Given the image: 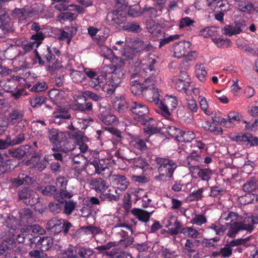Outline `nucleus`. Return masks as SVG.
Instances as JSON below:
<instances>
[{
  "label": "nucleus",
  "mask_w": 258,
  "mask_h": 258,
  "mask_svg": "<svg viewBox=\"0 0 258 258\" xmlns=\"http://www.w3.org/2000/svg\"><path fill=\"white\" fill-rule=\"evenodd\" d=\"M113 180L114 184L116 186V188L121 190H125L129 184L128 180L123 175H114Z\"/></svg>",
  "instance_id": "34"
},
{
  "label": "nucleus",
  "mask_w": 258,
  "mask_h": 258,
  "mask_svg": "<svg viewBox=\"0 0 258 258\" xmlns=\"http://www.w3.org/2000/svg\"><path fill=\"white\" fill-rule=\"evenodd\" d=\"M213 42L218 47L227 48L231 45V41L229 39H224L217 36L213 39Z\"/></svg>",
  "instance_id": "46"
},
{
  "label": "nucleus",
  "mask_w": 258,
  "mask_h": 258,
  "mask_svg": "<svg viewBox=\"0 0 258 258\" xmlns=\"http://www.w3.org/2000/svg\"><path fill=\"white\" fill-rule=\"evenodd\" d=\"M155 10L153 8L150 7L140 10L139 6L134 5L130 7L128 10V14L131 16L136 17L141 16L143 14L148 15L150 13H152Z\"/></svg>",
  "instance_id": "27"
},
{
  "label": "nucleus",
  "mask_w": 258,
  "mask_h": 258,
  "mask_svg": "<svg viewBox=\"0 0 258 258\" xmlns=\"http://www.w3.org/2000/svg\"><path fill=\"white\" fill-rule=\"evenodd\" d=\"M191 43L189 41H182L174 45V55L177 58L184 56L190 50Z\"/></svg>",
  "instance_id": "17"
},
{
  "label": "nucleus",
  "mask_w": 258,
  "mask_h": 258,
  "mask_svg": "<svg viewBox=\"0 0 258 258\" xmlns=\"http://www.w3.org/2000/svg\"><path fill=\"white\" fill-rule=\"evenodd\" d=\"M100 53L104 57L108 59H112L117 54V52H114L113 50L108 48L106 46H102L101 47Z\"/></svg>",
  "instance_id": "53"
},
{
  "label": "nucleus",
  "mask_w": 258,
  "mask_h": 258,
  "mask_svg": "<svg viewBox=\"0 0 258 258\" xmlns=\"http://www.w3.org/2000/svg\"><path fill=\"white\" fill-rule=\"evenodd\" d=\"M48 95L56 107L68 105L66 100V94L63 91L53 89L48 92Z\"/></svg>",
  "instance_id": "13"
},
{
  "label": "nucleus",
  "mask_w": 258,
  "mask_h": 258,
  "mask_svg": "<svg viewBox=\"0 0 258 258\" xmlns=\"http://www.w3.org/2000/svg\"><path fill=\"white\" fill-rule=\"evenodd\" d=\"M36 7H34L32 10H26L25 9H16L13 15L17 17L21 20L26 19L28 17H35L38 14V11L35 10Z\"/></svg>",
  "instance_id": "20"
},
{
  "label": "nucleus",
  "mask_w": 258,
  "mask_h": 258,
  "mask_svg": "<svg viewBox=\"0 0 258 258\" xmlns=\"http://www.w3.org/2000/svg\"><path fill=\"white\" fill-rule=\"evenodd\" d=\"M161 82V78L156 73L146 79L143 83L137 80L132 81L131 90L136 94L142 93L147 100L154 102L159 108L160 113L166 118L171 115V111L175 109L178 105V100L174 96L166 95L162 99L163 93L155 88L154 85Z\"/></svg>",
  "instance_id": "1"
},
{
  "label": "nucleus",
  "mask_w": 258,
  "mask_h": 258,
  "mask_svg": "<svg viewBox=\"0 0 258 258\" xmlns=\"http://www.w3.org/2000/svg\"><path fill=\"white\" fill-rule=\"evenodd\" d=\"M120 29H122L124 30L131 32H139L141 30V28L139 24L136 23H125L122 26H120Z\"/></svg>",
  "instance_id": "43"
},
{
  "label": "nucleus",
  "mask_w": 258,
  "mask_h": 258,
  "mask_svg": "<svg viewBox=\"0 0 258 258\" xmlns=\"http://www.w3.org/2000/svg\"><path fill=\"white\" fill-rule=\"evenodd\" d=\"M98 118L104 124L106 125H111L113 124L116 121V116L112 114L109 111L105 109L100 110L98 114Z\"/></svg>",
  "instance_id": "26"
},
{
  "label": "nucleus",
  "mask_w": 258,
  "mask_h": 258,
  "mask_svg": "<svg viewBox=\"0 0 258 258\" xmlns=\"http://www.w3.org/2000/svg\"><path fill=\"white\" fill-rule=\"evenodd\" d=\"M105 80V74L98 73L93 81H89V85L92 88L98 90Z\"/></svg>",
  "instance_id": "42"
},
{
  "label": "nucleus",
  "mask_w": 258,
  "mask_h": 258,
  "mask_svg": "<svg viewBox=\"0 0 258 258\" xmlns=\"http://www.w3.org/2000/svg\"><path fill=\"white\" fill-rule=\"evenodd\" d=\"M117 252L115 251V249L113 248L110 251H106V254L110 256L111 258H132V255L127 252H122L118 255H115Z\"/></svg>",
  "instance_id": "57"
},
{
  "label": "nucleus",
  "mask_w": 258,
  "mask_h": 258,
  "mask_svg": "<svg viewBox=\"0 0 258 258\" xmlns=\"http://www.w3.org/2000/svg\"><path fill=\"white\" fill-rule=\"evenodd\" d=\"M200 35L205 38H210L213 40V38L217 36V30L214 27H206L200 30Z\"/></svg>",
  "instance_id": "39"
},
{
  "label": "nucleus",
  "mask_w": 258,
  "mask_h": 258,
  "mask_svg": "<svg viewBox=\"0 0 258 258\" xmlns=\"http://www.w3.org/2000/svg\"><path fill=\"white\" fill-rule=\"evenodd\" d=\"M253 5L249 2L241 4L238 6V9L241 11L245 13H251L253 10Z\"/></svg>",
  "instance_id": "62"
},
{
  "label": "nucleus",
  "mask_w": 258,
  "mask_h": 258,
  "mask_svg": "<svg viewBox=\"0 0 258 258\" xmlns=\"http://www.w3.org/2000/svg\"><path fill=\"white\" fill-rule=\"evenodd\" d=\"M9 17L8 13L4 10L0 11V28L8 31L10 28Z\"/></svg>",
  "instance_id": "41"
},
{
  "label": "nucleus",
  "mask_w": 258,
  "mask_h": 258,
  "mask_svg": "<svg viewBox=\"0 0 258 258\" xmlns=\"http://www.w3.org/2000/svg\"><path fill=\"white\" fill-rule=\"evenodd\" d=\"M44 37L42 33H38L35 35L31 36V39L33 41H25L22 43L21 48L20 50V53L24 54L33 48L38 47L44 39Z\"/></svg>",
  "instance_id": "8"
},
{
  "label": "nucleus",
  "mask_w": 258,
  "mask_h": 258,
  "mask_svg": "<svg viewBox=\"0 0 258 258\" xmlns=\"http://www.w3.org/2000/svg\"><path fill=\"white\" fill-rule=\"evenodd\" d=\"M171 80L177 90L186 92L190 84L188 75L186 72H181L179 76H174Z\"/></svg>",
  "instance_id": "7"
},
{
  "label": "nucleus",
  "mask_w": 258,
  "mask_h": 258,
  "mask_svg": "<svg viewBox=\"0 0 258 258\" xmlns=\"http://www.w3.org/2000/svg\"><path fill=\"white\" fill-rule=\"evenodd\" d=\"M148 31L151 34L154 39L161 40L164 35L162 29L158 25H153L151 27H148Z\"/></svg>",
  "instance_id": "36"
},
{
  "label": "nucleus",
  "mask_w": 258,
  "mask_h": 258,
  "mask_svg": "<svg viewBox=\"0 0 258 258\" xmlns=\"http://www.w3.org/2000/svg\"><path fill=\"white\" fill-rule=\"evenodd\" d=\"M111 102L114 109L119 113H123L127 110L128 104L123 96L120 95H116L112 98Z\"/></svg>",
  "instance_id": "18"
},
{
  "label": "nucleus",
  "mask_w": 258,
  "mask_h": 258,
  "mask_svg": "<svg viewBox=\"0 0 258 258\" xmlns=\"http://www.w3.org/2000/svg\"><path fill=\"white\" fill-rule=\"evenodd\" d=\"M64 70L65 72H70V76L73 81L76 83H81L85 79V75L82 72L74 70L69 66L66 67Z\"/></svg>",
  "instance_id": "29"
},
{
  "label": "nucleus",
  "mask_w": 258,
  "mask_h": 258,
  "mask_svg": "<svg viewBox=\"0 0 258 258\" xmlns=\"http://www.w3.org/2000/svg\"><path fill=\"white\" fill-rule=\"evenodd\" d=\"M124 65V63L121 61L120 63L113 65V71L108 77V80L102 86V90L107 94H111L123 79L124 73L122 67Z\"/></svg>",
  "instance_id": "3"
},
{
  "label": "nucleus",
  "mask_w": 258,
  "mask_h": 258,
  "mask_svg": "<svg viewBox=\"0 0 258 258\" xmlns=\"http://www.w3.org/2000/svg\"><path fill=\"white\" fill-rule=\"evenodd\" d=\"M195 134L192 131H187L186 132H181L180 134V140L179 141L190 142L195 138Z\"/></svg>",
  "instance_id": "60"
},
{
  "label": "nucleus",
  "mask_w": 258,
  "mask_h": 258,
  "mask_svg": "<svg viewBox=\"0 0 258 258\" xmlns=\"http://www.w3.org/2000/svg\"><path fill=\"white\" fill-rule=\"evenodd\" d=\"M47 86L45 82H38L35 84L30 89L31 91L42 92L46 90Z\"/></svg>",
  "instance_id": "59"
},
{
  "label": "nucleus",
  "mask_w": 258,
  "mask_h": 258,
  "mask_svg": "<svg viewBox=\"0 0 258 258\" xmlns=\"http://www.w3.org/2000/svg\"><path fill=\"white\" fill-rule=\"evenodd\" d=\"M212 171L209 169H201L198 175L199 178H201L204 180H208L211 178Z\"/></svg>",
  "instance_id": "63"
},
{
  "label": "nucleus",
  "mask_w": 258,
  "mask_h": 258,
  "mask_svg": "<svg viewBox=\"0 0 258 258\" xmlns=\"http://www.w3.org/2000/svg\"><path fill=\"white\" fill-rule=\"evenodd\" d=\"M243 23H235L234 24L226 25L223 28V33L229 36L236 35L241 33L245 28Z\"/></svg>",
  "instance_id": "21"
},
{
  "label": "nucleus",
  "mask_w": 258,
  "mask_h": 258,
  "mask_svg": "<svg viewBox=\"0 0 258 258\" xmlns=\"http://www.w3.org/2000/svg\"><path fill=\"white\" fill-rule=\"evenodd\" d=\"M186 101V105L187 110L192 113L197 112L198 109V106L196 101L192 98H187Z\"/></svg>",
  "instance_id": "54"
},
{
  "label": "nucleus",
  "mask_w": 258,
  "mask_h": 258,
  "mask_svg": "<svg viewBox=\"0 0 258 258\" xmlns=\"http://www.w3.org/2000/svg\"><path fill=\"white\" fill-rule=\"evenodd\" d=\"M167 133L171 137L175 138L176 140L178 141L181 140L180 134H181V131L179 128L174 126H170L167 128Z\"/></svg>",
  "instance_id": "52"
},
{
  "label": "nucleus",
  "mask_w": 258,
  "mask_h": 258,
  "mask_svg": "<svg viewBox=\"0 0 258 258\" xmlns=\"http://www.w3.org/2000/svg\"><path fill=\"white\" fill-rule=\"evenodd\" d=\"M250 237H247L245 238H240L237 239L235 240H233L229 242L228 244L230 247L233 246H235L241 244H244L246 246H248V244H246V242L249 240Z\"/></svg>",
  "instance_id": "61"
},
{
  "label": "nucleus",
  "mask_w": 258,
  "mask_h": 258,
  "mask_svg": "<svg viewBox=\"0 0 258 258\" xmlns=\"http://www.w3.org/2000/svg\"><path fill=\"white\" fill-rule=\"evenodd\" d=\"M20 200H24L27 205L32 206L38 202L39 197L36 192L31 190L29 188L23 189L19 194Z\"/></svg>",
  "instance_id": "12"
},
{
  "label": "nucleus",
  "mask_w": 258,
  "mask_h": 258,
  "mask_svg": "<svg viewBox=\"0 0 258 258\" xmlns=\"http://www.w3.org/2000/svg\"><path fill=\"white\" fill-rule=\"evenodd\" d=\"M156 60L154 58L150 57L147 60L139 63H136L135 66V71L137 73H141V71L143 72H147L149 70L150 72L153 71L155 69L154 64L156 63Z\"/></svg>",
  "instance_id": "19"
},
{
  "label": "nucleus",
  "mask_w": 258,
  "mask_h": 258,
  "mask_svg": "<svg viewBox=\"0 0 258 258\" xmlns=\"http://www.w3.org/2000/svg\"><path fill=\"white\" fill-rule=\"evenodd\" d=\"M10 155L14 157L22 158L26 154L25 148L23 147L10 151Z\"/></svg>",
  "instance_id": "56"
},
{
  "label": "nucleus",
  "mask_w": 258,
  "mask_h": 258,
  "mask_svg": "<svg viewBox=\"0 0 258 258\" xmlns=\"http://www.w3.org/2000/svg\"><path fill=\"white\" fill-rule=\"evenodd\" d=\"M79 255L82 258H89L93 253V250L88 247H80L78 252Z\"/></svg>",
  "instance_id": "55"
},
{
  "label": "nucleus",
  "mask_w": 258,
  "mask_h": 258,
  "mask_svg": "<svg viewBox=\"0 0 258 258\" xmlns=\"http://www.w3.org/2000/svg\"><path fill=\"white\" fill-rule=\"evenodd\" d=\"M207 71L204 65L202 63H197L195 66V75L196 77L202 82L206 79Z\"/></svg>",
  "instance_id": "37"
},
{
  "label": "nucleus",
  "mask_w": 258,
  "mask_h": 258,
  "mask_svg": "<svg viewBox=\"0 0 258 258\" xmlns=\"http://www.w3.org/2000/svg\"><path fill=\"white\" fill-rule=\"evenodd\" d=\"M49 156L47 157L45 156V157H43L42 158L34 157L32 159L34 161H36V163L34 164V167L35 168H37L40 171L43 170L47 165L48 159Z\"/></svg>",
  "instance_id": "44"
},
{
  "label": "nucleus",
  "mask_w": 258,
  "mask_h": 258,
  "mask_svg": "<svg viewBox=\"0 0 258 258\" xmlns=\"http://www.w3.org/2000/svg\"><path fill=\"white\" fill-rule=\"evenodd\" d=\"M183 234L191 238H199L200 237V233L199 231L192 227H185L182 229Z\"/></svg>",
  "instance_id": "47"
},
{
  "label": "nucleus",
  "mask_w": 258,
  "mask_h": 258,
  "mask_svg": "<svg viewBox=\"0 0 258 258\" xmlns=\"http://www.w3.org/2000/svg\"><path fill=\"white\" fill-rule=\"evenodd\" d=\"M207 5L211 7L212 10L217 8L220 9L221 11L223 13L230 9V5L226 0H206Z\"/></svg>",
  "instance_id": "23"
},
{
  "label": "nucleus",
  "mask_w": 258,
  "mask_h": 258,
  "mask_svg": "<svg viewBox=\"0 0 258 258\" xmlns=\"http://www.w3.org/2000/svg\"><path fill=\"white\" fill-rule=\"evenodd\" d=\"M240 230H242L239 223H235L231 224L230 228L227 232V235L230 237H234Z\"/></svg>",
  "instance_id": "51"
},
{
  "label": "nucleus",
  "mask_w": 258,
  "mask_h": 258,
  "mask_svg": "<svg viewBox=\"0 0 258 258\" xmlns=\"http://www.w3.org/2000/svg\"><path fill=\"white\" fill-rule=\"evenodd\" d=\"M163 224L168 228V231L171 234H177L180 227L177 217L173 216L165 218L163 221Z\"/></svg>",
  "instance_id": "15"
},
{
  "label": "nucleus",
  "mask_w": 258,
  "mask_h": 258,
  "mask_svg": "<svg viewBox=\"0 0 258 258\" xmlns=\"http://www.w3.org/2000/svg\"><path fill=\"white\" fill-rule=\"evenodd\" d=\"M60 258H78V256L74 255L73 250L72 248H68L67 250L61 253L59 255Z\"/></svg>",
  "instance_id": "64"
},
{
  "label": "nucleus",
  "mask_w": 258,
  "mask_h": 258,
  "mask_svg": "<svg viewBox=\"0 0 258 258\" xmlns=\"http://www.w3.org/2000/svg\"><path fill=\"white\" fill-rule=\"evenodd\" d=\"M130 145L131 147L140 150H145L146 145L145 141L138 137H132L129 141Z\"/></svg>",
  "instance_id": "38"
},
{
  "label": "nucleus",
  "mask_w": 258,
  "mask_h": 258,
  "mask_svg": "<svg viewBox=\"0 0 258 258\" xmlns=\"http://www.w3.org/2000/svg\"><path fill=\"white\" fill-rule=\"evenodd\" d=\"M207 221L206 217L203 215H195L192 217L191 223L198 226H201Z\"/></svg>",
  "instance_id": "58"
},
{
  "label": "nucleus",
  "mask_w": 258,
  "mask_h": 258,
  "mask_svg": "<svg viewBox=\"0 0 258 258\" xmlns=\"http://www.w3.org/2000/svg\"><path fill=\"white\" fill-rule=\"evenodd\" d=\"M113 50L117 51V54L121 55L119 60L118 57H115V59L118 61L119 63L121 61L125 63L124 61L133 60L137 52V50L128 46H126L122 50H120L118 46H113Z\"/></svg>",
  "instance_id": "11"
},
{
  "label": "nucleus",
  "mask_w": 258,
  "mask_h": 258,
  "mask_svg": "<svg viewBox=\"0 0 258 258\" xmlns=\"http://www.w3.org/2000/svg\"><path fill=\"white\" fill-rule=\"evenodd\" d=\"M73 173L74 176L80 181H85L87 179V173L82 168H77V167H74Z\"/></svg>",
  "instance_id": "45"
},
{
  "label": "nucleus",
  "mask_w": 258,
  "mask_h": 258,
  "mask_svg": "<svg viewBox=\"0 0 258 258\" xmlns=\"http://www.w3.org/2000/svg\"><path fill=\"white\" fill-rule=\"evenodd\" d=\"M27 231L32 235H42L44 233V229L38 225H33L27 227Z\"/></svg>",
  "instance_id": "49"
},
{
  "label": "nucleus",
  "mask_w": 258,
  "mask_h": 258,
  "mask_svg": "<svg viewBox=\"0 0 258 258\" xmlns=\"http://www.w3.org/2000/svg\"><path fill=\"white\" fill-rule=\"evenodd\" d=\"M238 215L233 212H226L222 214L219 221V224L218 225H212L211 227L212 229L214 230L217 234L221 235L226 230L224 225H221L220 223H225L226 225L235 224V223H239Z\"/></svg>",
  "instance_id": "5"
},
{
  "label": "nucleus",
  "mask_w": 258,
  "mask_h": 258,
  "mask_svg": "<svg viewBox=\"0 0 258 258\" xmlns=\"http://www.w3.org/2000/svg\"><path fill=\"white\" fill-rule=\"evenodd\" d=\"M258 223V214L245 217L243 222H239L242 229L251 232L254 228V224Z\"/></svg>",
  "instance_id": "22"
},
{
  "label": "nucleus",
  "mask_w": 258,
  "mask_h": 258,
  "mask_svg": "<svg viewBox=\"0 0 258 258\" xmlns=\"http://www.w3.org/2000/svg\"><path fill=\"white\" fill-rule=\"evenodd\" d=\"M63 220L61 219H57V218H53L49 220L47 224L46 228L49 229L51 233L54 234L60 232L63 229Z\"/></svg>",
  "instance_id": "25"
},
{
  "label": "nucleus",
  "mask_w": 258,
  "mask_h": 258,
  "mask_svg": "<svg viewBox=\"0 0 258 258\" xmlns=\"http://www.w3.org/2000/svg\"><path fill=\"white\" fill-rule=\"evenodd\" d=\"M156 161L158 164V171L161 176L171 177L174 171L177 167V165L169 159L157 157Z\"/></svg>",
  "instance_id": "6"
},
{
  "label": "nucleus",
  "mask_w": 258,
  "mask_h": 258,
  "mask_svg": "<svg viewBox=\"0 0 258 258\" xmlns=\"http://www.w3.org/2000/svg\"><path fill=\"white\" fill-rule=\"evenodd\" d=\"M132 112L139 116H143L148 113V107L142 103L134 102L131 107Z\"/></svg>",
  "instance_id": "28"
},
{
  "label": "nucleus",
  "mask_w": 258,
  "mask_h": 258,
  "mask_svg": "<svg viewBox=\"0 0 258 258\" xmlns=\"http://www.w3.org/2000/svg\"><path fill=\"white\" fill-rule=\"evenodd\" d=\"M13 186L18 187L23 184H29L33 183V180L24 174H20L16 178L11 179Z\"/></svg>",
  "instance_id": "33"
},
{
  "label": "nucleus",
  "mask_w": 258,
  "mask_h": 258,
  "mask_svg": "<svg viewBox=\"0 0 258 258\" xmlns=\"http://www.w3.org/2000/svg\"><path fill=\"white\" fill-rule=\"evenodd\" d=\"M98 153L95 151H93L94 159H92L91 158H90V162L91 164L94 167L95 172L100 174L108 168L109 160L108 159H99L98 158Z\"/></svg>",
  "instance_id": "16"
},
{
  "label": "nucleus",
  "mask_w": 258,
  "mask_h": 258,
  "mask_svg": "<svg viewBox=\"0 0 258 258\" xmlns=\"http://www.w3.org/2000/svg\"><path fill=\"white\" fill-rule=\"evenodd\" d=\"M45 101V98L42 96H34L29 98V102L32 107H38Z\"/></svg>",
  "instance_id": "50"
},
{
  "label": "nucleus",
  "mask_w": 258,
  "mask_h": 258,
  "mask_svg": "<svg viewBox=\"0 0 258 258\" xmlns=\"http://www.w3.org/2000/svg\"><path fill=\"white\" fill-rule=\"evenodd\" d=\"M53 239L51 237H43L37 243V246L42 251H46L48 250L52 245Z\"/></svg>",
  "instance_id": "35"
},
{
  "label": "nucleus",
  "mask_w": 258,
  "mask_h": 258,
  "mask_svg": "<svg viewBox=\"0 0 258 258\" xmlns=\"http://www.w3.org/2000/svg\"><path fill=\"white\" fill-rule=\"evenodd\" d=\"M4 115L6 117L7 125H14L18 123L23 117V113L14 108L7 109L4 111Z\"/></svg>",
  "instance_id": "14"
},
{
  "label": "nucleus",
  "mask_w": 258,
  "mask_h": 258,
  "mask_svg": "<svg viewBox=\"0 0 258 258\" xmlns=\"http://www.w3.org/2000/svg\"><path fill=\"white\" fill-rule=\"evenodd\" d=\"M69 109L68 105L56 107L52 115V118L54 122L60 124L66 119H70L71 115L69 112Z\"/></svg>",
  "instance_id": "9"
},
{
  "label": "nucleus",
  "mask_w": 258,
  "mask_h": 258,
  "mask_svg": "<svg viewBox=\"0 0 258 258\" xmlns=\"http://www.w3.org/2000/svg\"><path fill=\"white\" fill-rule=\"evenodd\" d=\"M153 212V211L149 213L142 209L137 208H134L131 211L132 214L136 216L140 221L144 222H147L149 220V218Z\"/></svg>",
  "instance_id": "31"
},
{
  "label": "nucleus",
  "mask_w": 258,
  "mask_h": 258,
  "mask_svg": "<svg viewBox=\"0 0 258 258\" xmlns=\"http://www.w3.org/2000/svg\"><path fill=\"white\" fill-rule=\"evenodd\" d=\"M256 181L254 179H250L247 181L243 185V189L245 192L251 193L254 197L255 199H253L251 202H254V201H257V196L255 195L257 192Z\"/></svg>",
  "instance_id": "30"
},
{
  "label": "nucleus",
  "mask_w": 258,
  "mask_h": 258,
  "mask_svg": "<svg viewBox=\"0 0 258 258\" xmlns=\"http://www.w3.org/2000/svg\"><path fill=\"white\" fill-rule=\"evenodd\" d=\"M229 128L233 127L235 126V122H238L242 120V116L237 112L231 111L227 114Z\"/></svg>",
  "instance_id": "40"
},
{
  "label": "nucleus",
  "mask_w": 258,
  "mask_h": 258,
  "mask_svg": "<svg viewBox=\"0 0 258 258\" xmlns=\"http://www.w3.org/2000/svg\"><path fill=\"white\" fill-rule=\"evenodd\" d=\"M91 185L97 191L104 192L108 187L107 183L103 179L98 178L92 180Z\"/></svg>",
  "instance_id": "32"
},
{
  "label": "nucleus",
  "mask_w": 258,
  "mask_h": 258,
  "mask_svg": "<svg viewBox=\"0 0 258 258\" xmlns=\"http://www.w3.org/2000/svg\"><path fill=\"white\" fill-rule=\"evenodd\" d=\"M49 139L51 143L57 144L65 141L67 140V137L63 132L53 128L49 131Z\"/></svg>",
  "instance_id": "24"
},
{
  "label": "nucleus",
  "mask_w": 258,
  "mask_h": 258,
  "mask_svg": "<svg viewBox=\"0 0 258 258\" xmlns=\"http://www.w3.org/2000/svg\"><path fill=\"white\" fill-rule=\"evenodd\" d=\"M127 0H116L115 9L107 14V19L120 26L124 23L127 12Z\"/></svg>",
  "instance_id": "4"
},
{
  "label": "nucleus",
  "mask_w": 258,
  "mask_h": 258,
  "mask_svg": "<svg viewBox=\"0 0 258 258\" xmlns=\"http://www.w3.org/2000/svg\"><path fill=\"white\" fill-rule=\"evenodd\" d=\"M87 142L88 139L87 137H78L74 147H66V149L64 148L62 150L65 152L71 151V157L74 162L78 164L85 165L90 161V157H86L84 154L89 152L92 155L93 153V151L89 150Z\"/></svg>",
  "instance_id": "2"
},
{
  "label": "nucleus",
  "mask_w": 258,
  "mask_h": 258,
  "mask_svg": "<svg viewBox=\"0 0 258 258\" xmlns=\"http://www.w3.org/2000/svg\"><path fill=\"white\" fill-rule=\"evenodd\" d=\"M25 81L24 78L19 76H13L10 79H4L0 81V87L4 91L11 92L15 90L18 83H23Z\"/></svg>",
  "instance_id": "10"
},
{
  "label": "nucleus",
  "mask_w": 258,
  "mask_h": 258,
  "mask_svg": "<svg viewBox=\"0 0 258 258\" xmlns=\"http://www.w3.org/2000/svg\"><path fill=\"white\" fill-rule=\"evenodd\" d=\"M199 103L201 109L207 115L210 116L212 114V111L209 108L208 102L206 98L203 96L199 97Z\"/></svg>",
  "instance_id": "48"
}]
</instances>
